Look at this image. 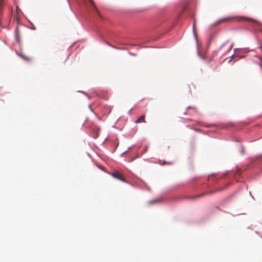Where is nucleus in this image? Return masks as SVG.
Wrapping results in <instances>:
<instances>
[{
  "mask_svg": "<svg viewBox=\"0 0 262 262\" xmlns=\"http://www.w3.org/2000/svg\"><path fill=\"white\" fill-rule=\"evenodd\" d=\"M111 175L114 178L118 179L123 182H127L126 180L124 178L122 174L118 171H114L111 173Z\"/></svg>",
  "mask_w": 262,
  "mask_h": 262,
  "instance_id": "1",
  "label": "nucleus"
},
{
  "mask_svg": "<svg viewBox=\"0 0 262 262\" xmlns=\"http://www.w3.org/2000/svg\"><path fill=\"white\" fill-rule=\"evenodd\" d=\"M238 20L249 21L255 26H258L260 24L259 22L257 20L251 18L246 17H240L238 18Z\"/></svg>",
  "mask_w": 262,
  "mask_h": 262,
  "instance_id": "2",
  "label": "nucleus"
},
{
  "mask_svg": "<svg viewBox=\"0 0 262 262\" xmlns=\"http://www.w3.org/2000/svg\"><path fill=\"white\" fill-rule=\"evenodd\" d=\"M145 116L144 115H143L142 116H141L140 117H139L136 121H135V123H141V122H146L145 121Z\"/></svg>",
  "mask_w": 262,
  "mask_h": 262,
  "instance_id": "3",
  "label": "nucleus"
},
{
  "mask_svg": "<svg viewBox=\"0 0 262 262\" xmlns=\"http://www.w3.org/2000/svg\"><path fill=\"white\" fill-rule=\"evenodd\" d=\"M89 2H90V3L92 5V6L94 7V10H95V11L96 12V13L98 15H100V13H99V12L98 10L97 9V8L96 7V6H95V4H94V3L93 1V0H89Z\"/></svg>",
  "mask_w": 262,
  "mask_h": 262,
  "instance_id": "4",
  "label": "nucleus"
},
{
  "mask_svg": "<svg viewBox=\"0 0 262 262\" xmlns=\"http://www.w3.org/2000/svg\"><path fill=\"white\" fill-rule=\"evenodd\" d=\"M231 19H232L231 17H226V18H223L222 19L219 20L217 23L219 24V23H221L223 22V21H226L230 20Z\"/></svg>",
  "mask_w": 262,
  "mask_h": 262,
  "instance_id": "5",
  "label": "nucleus"
},
{
  "mask_svg": "<svg viewBox=\"0 0 262 262\" xmlns=\"http://www.w3.org/2000/svg\"><path fill=\"white\" fill-rule=\"evenodd\" d=\"M20 56L25 60L26 61H30L31 60V58H29V57H26L25 56V55H20Z\"/></svg>",
  "mask_w": 262,
  "mask_h": 262,
  "instance_id": "6",
  "label": "nucleus"
},
{
  "mask_svg": "<svg viewBox=\"0 0 262 262\" xmlns=\"http://www.w3.org/2000/svg\"><path fill=\"white\" fill-rule=\"evenodd\" d=\"M258 58L259 60V62H258V64L259 66V67H260V68L262 69V58L260 57H258Z\"/></svg>",
  "mask_w": 262,
  "mask_h": 262,
  "instance_id": "7",
  "label": "nucleus"
},
{
  "mask_svg": "<svg viewBox=\"0 0 262 262\" xmlns=\"http://www.w3.org/2000/svg\"><path fill=\"white\" fill-rule=\"evenodd\" d=\"M3 5H4L3 0H0V6L1 7H2Z\"/></svg>",
  "mask_w": 262,
  "mask_h": 262,
  "instance_id": "8",
  "label": "nucleus"
},
{
  "mask_svg": "<svg viewBox=\"0 0 262 262\" xmlns=\"http://www.w3.org/2000/svg\"><path fill=\"white\" fill-rule=\"evenodd\" d=\"M203 195V194H202L200 195H196V196H193V198H199V197H200V196H202Z\"/></svg>",
  "mask_w": 262,
  "mask_h": 262,
  "instance_id": "9",
  "label": "nucleus"
},
{
  "mask_svg": "<svg viewBox=\"0 0 262 262\" xmlns=\"http://www.w3.org/2000/svg\"><path fill=\"white\" fill-rule=\"evenodd\" d=\"M195 21H194L193 25V29L194 32V30H195Z\"/></svg>",
  "mask_w": 262,
  "mask_h": 262,
  "instance_id": "10",
  "label": "nucleus"
},
{
  "mask_svg": "<svg viewBox=\"0 0 262 262\" xmlns=\"http://www.w3.org/2000/svg\"><path fill=\"white\" fill-rule=\"evenodd\" d=\"M97 130H98V132L100 131V128L98 127Z\"/></svg>",
  "mask_w": 262,
  "mask_h": 262,
  "instance_id": "11",
  "label": "nucleus"
}]
</instances>
